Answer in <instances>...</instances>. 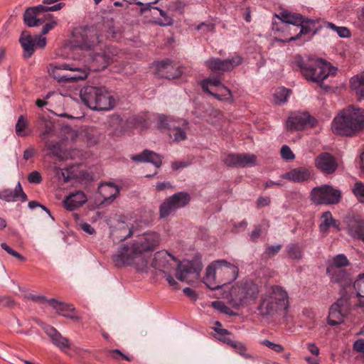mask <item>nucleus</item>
I'll list each match as a JSON object with an SVG mask.
<instances>
[{"mask_svg":"<svg viewBox=\"0 0 364 364\" xmlns=\"http://www.w3.org/2000/svg\"><path fill=\"white\" fill-rule=\"evenodd\" d=\"M331 129L338 135H356L364 129V109L354 105L346 107L335 117Z\"/></svg>","mask_w":364,"mask_h":364,"instance_id":"1","label":"nucleus"},{"mask_svg":"<svg viewBox=\"0 0 364 364\" xmlns=\"http://www.w3.org/2000/svg\"><path fill=\"white\" fill-rule=\"evenodd\" d=\"M238 274L237 266L225 259H218L206 268L203 280L208 288L214 290L232 283L237 278Z\"/></svg>","mask_w":364,"mask_h":364,"instance_id":"2","label":"nucleus"},{"mask_svg":"<svg viewBox=\"0 0 364 364\" xmlns=\"http://www.w3.org/2000/svg\"><path fill=\"white\" fill-rule=\"evenodd\" d=\"M116 267L131 266L137 271L144 272L148 269L149 257L141 254L134 240L123 244L112 256Z\"/></svg>","mask_w":364,"mask_h":364,"instance_id":"3","label":"nucleus"},{"mask_svg":"<svg viewBox=\"0 0 364 364\" xmlns=\"http://www.w3.org/2000/svg\"><path fill=\"white\" fill-rule=\"evenodd\" d=\"M289 307V296L280 286H272L262 295L257 310L261 316H273Z\"/></svg>","mask_w":364,"mask_h":364,"instance_id":"4","label":"nucleus"},{"mask_svg":"<svg viewBox=\"0 0 364 364\" xmlns=\"http://www.w3.org/2000/svg\"><path fill=\"white\" fill-rule=\"evenodd\" d=\"M80 97L82 102L93 110L107 111L115 105V100L105 87H84L80 92Z\"/></svg>","mask_w":364,"mask_h":364,"instance_id":"5","label":"nucleus"},{"mask_svg":"<svg viewBox=\"0 0 364 364\" xmlns=\"http://www.w3.org/2000/svg\"><path fill=\"white\" fill-rule=\"evenodd\" d=\"M259 293V287L254 282L242 281L232 287L229 301L232 307L239 309L255 302Z\"/></svg>","mask_w":364,"mask_h":364,"instance_id":"6","label":"nucleus"},{"mask_svg":"<svg viewBox=\"0 0 364 364\" xmlns=\"http://www.w3.org/2000/svg\"><path fill=\"white\" fill-rule=\"evenodd\" d=\"M302 75L308 80L314 82H321L326 79L331 74L333 75L330 64L318 59H309L305 62H299Z\"/></svg>","mask_w":364,"mask_h":364,"instance_id":"7","label":"nucleus"},{"mask_svg":"<svg viewBox=\"0 0 364 364\" xmlns=\"http://www.w3.org/2000/svg\"><path fill=\"white\" fill-rule=\"evenodd\" d=\"M74 46L82 50L94 49L102 42L101 36L95 27H80L73 33Z\"/></svg>","mask_w":364,"mask_h":364,"instance_id":"8","label":"nucleus"},{"mask_svg":"<svg viewBox=\"0 0 364 364\" xmlns=\"http://www.w3.org/2000/svg\"><path fill=\"white\" fill-rule=\"evenodd\" d=\"M158 127L166 129L171 132L169 136H173V139L176 142H180L187 138L186 130L188 129V122L186 119L176 120L169 117L160 115L158 118Z\"/></svg>","mask_w":364,"mask_h":364,"instance_id":"9","label":"nucleus"},{"mask_svg":"<svg viewBox=\"0 0 364 364\" xmlns=\"http://www.w3.org/2000/svg\"><path fill=\"white\" fill-rule=\"evenodd\" d=\"M57 25L56 21H52L43 26L41 35L31 36L24 35V58H30L35 52L36 49H43L47 43V38L43 36L48 33Z\"/></svg>","mask_w":364,"mask_h":364,"instance_id":"10","label":"nucleus"},{"mask_svg":"<svg viewBox=\"0 0 364 364\" xmlns=\"http://www.w3.org/2000/svg\"><path fill=\"white\" fill-rule=\"evenodd\" d=\"M311 200L316 204H336L341 198L339 190L329 185H322L315 187L311 192Z\"/></svg>","mask_w":364,"mask_h":364,"instance_id":"11","label":"nucleus"},{"mask_svg":"<svg viewBox=\"0 0 364 364\" xmlns=\"http://www.w3.org/2000/svg\"><path fill=\"white\" fill-rule=\"evenodd\" d=\"M176 277L181 282H191L199 277L203 264L200 261L194 259L181 262H177Z\"/></svg>","mask_w":364,"mask_h":364,"instance_id":"12","label":"nucleus"},{"mask_svg":"<svg viewBox=\"0 0 364 364\" xmlns=\"http://www.w3.org/2000/svg\"><path fill=\"white\" fill-rule=\"evenodd\" d=\"M191 200L190 196L185 192H178L166 198L160 205L161 218H166L176 210L186 205Z\"/></svg>","mask_w":364,"mask_h":364,"instance_id":"13","label":"nucleus"},{"mask_svg":"<svg viewBox=\"0 0 364 364\" xmlns=\"http://www.w3.org/2000/svg\"><path fill=\"white\" fill-rule=\"evenodd\" d=\"M191 200L190 196L185 192H178L166 198L160 205L161 218H166L176 210L186 205Z\"/></svg>","mask_w":364,"mask_h":364,"instance_id":"14","label":"nucleus"},{"mask_svg":"<svg viewBox=\"0 0 364 364\" xmlns=\"http://www.w3.org/2000/svg\"><path fill=\"white\" fill-rule=\"evenodd\" d=\"M203 90L208 95L213 96L215 99L220 101L229 102H233L232 92L225 86H222V90L225 94L215 93L213 87H220L223 84L218 77H210L205 79L200 82Z\"/></svg>","mask_w":364,"mask_h":364,"instance_id":"15","label":"nucleus"},{"mask_svg":"<svg viewBox=\"0 0 364 364\" xmlns=\"http://www.w3.org/2000/svg\"><path fill=\"white\" fill-rule=\"evenodd\" d=\"M242 58L239 55H235L231 58L222 60L218 58H211L205 62V66L210 70L230 71L234 68L240 65Z\"/></svg>","mask_w":364,"mask_h":364,"instance_id":"16","label":"nucleus"},{"mask_svg":"<svg viewBox=\"0 0 364 364\" xmlns=\"http://www.w3.org/2000/svg\"><path fill=\"white\" fill-rule=\"evenodd\" d=\"M136 245L139 247L141 254L150 258L147 253L153 252L160 244L161 238L155 232L144 233L136 239L134 240Z\"/></svg>","mask_w":364,"mask_h":364,"instance_id":"17","label":"nucleus"},{"mask_svg":"<svg viewBox=\"0 0 364 364\" xmlns=\"http://www.w3.org/2000/svg\"><path fill=\"white\" fill-rule=\"evenodd\" d=\"M38 323L55 346L63 351L70 348V341L63 336L55 328L43 322Z\"/></svg>","mask_w":364,"mask_h":364,"instance_id":"18","label":"nucleus"},{"mask_svg":"<svg viewBox=\"0 0 364 364\" xmlns=\"http://www.w3.org/2000/svg\"><path fill=\"white\" fill-rule=\"evenodd\" d=\"M178 259L167 251L161 250L154 255L152 267L164 274L170 273L174 268L173 262H177Z\"/></svg>","mask_w":364,"mask_h":364,"instance_id":"19","label":"nucleus"},{"mask_svg":"<svg viewBox=\"0 0 364 364\" xmlns=\"http://www.w3.org/2000/svg\"><path fill=\"white\" fill-rule=\"evenodd\" d=\"M315 167L324 174H332L338 168V162L331 154L323 152L314 159Z\"/></svg>","mask_w":364,"mask_h":364,"instance_id":"20","label":"nucleus"},{"mask_svg":"<svg viewBox=\"0 0 364 364\" xmlns=\"http://www.w3.org/2000/svg\"><path fill=\"white\" fill-rule=\"evenodd\" d=\"M348 307L344 299H339L333 304L329 310L328 323L336 326L343 323L344 317L348 314Z\"/></svg>","mask_w":364,"mask_h":364,"instance_id":"21","label":"nucleus"},{"mask_svg":"<svg viewBox=\"0 0 364 364\" xmlns=\"http://www.w3.org/2000/svg\"><path fill=\"white\" fill-rule=\"evenodd\" d=\"M47 302L59 315L76 322L81 321V316L75 311V308L72 304L60 302L54 299L47 300Z\"/></svg>","mask_w":364,"mask_h":364,"instance_id":"22","label":"nucleus"},{"mask_svg":"<svg viewBox=\"0 0 364 364\" xmlns=\"http://www.w3.org/2000/svg\"><path fill=\"white\" fill-rule=\"evenodd\" d=\"M182 73V68L170 60L161 61L156 65V74L161 78L176 79L180 77Z\"/></svg>","mask_w":364,"mask_h":364,"instance_id":"23","label":"nucleus"},{"mask_svg":"<svg viewBox=\"0 0 364 364\" xmlns=\"http://www.w3.org/2000/svg\"><path fill=\"white\" fill-rule=\"evenodd\" d=\"M277 18L282 21L284 30H290V25L301 26L302 23H312L311 20H306L302 15L297 13H291L287 11H282L279 14L275 15Z\"/></svg>","mask_w":364,"mask_h":364,"instance_id":"24","label":"nucleus"},{"mask_svg":"<svg viewBox=\"0 0 364 364\" xmlns=\"http://www.w3.org/2000/svg\"><path fill=\"white\" fill-rule=\"evenodd\" d=\"M348 234L364 242V220L359 216H349L346 219Z\"/></svg>","mask_w":364,"mask_h":364,"instance_id":"25","label":"nucleus"},{"mask_svg":"<svg viewBox=\"0 0 364 364\" xmlns=\"http://www.w3.org/2000/svg\"><path fill=\"white\" fill-rule=\"evenodd\" d=\"M310 119L308 113H294L287 119V128L291 131L302 129L310 123Z\"/></svg>","mask_w":364,"mask_h":364,"instance_id":"26","label":"nucleus"},{"mask_svg":"<svg viewBox=\"0 0 364 364\" xmlns=\"http://www.w3.org/2000/svg\"><path fill=\"white\" fill-rule=\"evenodd\" d=\"M326 274L333 283H337L343 287L350 284V274L345 269H334L327 267Z\"/></svg>","mask_w":364,"mask_h":364,"instance_id":"27","label":"nucleus"},{"mask_svg":"<svg viewBox=\"0 0 364 364\" xmlns=\"http://www.w3.org/2000/svg\"><path fill=\"white\" fill-rule=\"evenodd\" d=\"M131 159L134 161L151 163L156 168H159L162 164L161 156L148 149L143 151L139 154L132 156Z\"/></svg>","mask_w":364,"mask_h":364,"instance_id":"28","label":"nucleus"},{"mask_svg":"<svg viewBox=\"0 0 364 364\" xmlns=\"http://www.w3.org/2000/svg\"><path fill=\"white\" fill-rule=\"evenodd\" d=\"M282 177L284 179L299 183L309 180L311 178V171L306 168L299 167L283 174Z\"/></svg>","mask_w":364,"mask_h":364,"instance_id":"29","label":"nucleus"},{"mask_svg":"<svg viewBox=\"0 0 364 364\" xmlns=\"http://www.w3.org/2000/svg\"><path fill=\"white\" fill-rule=\"evenodd\" d=\"M112 52L110 49H105L102 53H97L92 58V68L95 71L105 69L112 62V57L109 53Z\"/></svg>","mask_w":364,"mask_h":364,"instance_id":"30","label":"nucleus"},{"mask_svg":"<svg viewBox=\"0 0 364 364\" xmlns=\"http://www.w3.org/2000/svg\"><path fill=\"white\" fill-rule=\"evenodd\" d=\"M87 201V197L82 191L72 193L64 200L66 209L73 210L83 205Z\"/></svg>","mask_w":364,"mask_h":364,"instance_id":"31","label":"nucleus"},{"mask_svg":"<svg viewBox=\"0 0 364 364\" xmlns=\"http://www.w3.org/2000/svg\"><path fill=\"white\" fill-rule=\"evenodd\" d=\"M98 192L104 201H112L119 194V190L117 186L107 183L101 184L98 188Z\"/></svg>","mask_w":364,"mask_h":364,"instance_id":"32","label":"nucleus"},{"mask_svg":"<svg viewBox=\"0 0 364 364\" xmlns=\"http://www.w3.org/2000/svg\"><path fill=\"white\" fill-rule=\"evenodd\" d=\"M62 68L65 70L75 71V73L63 76L60 79L61 81L76 82L78 80H85L88 75V71L86 69L73 68H71L68 64H63Z\"/></svg>","mask_w":364,"mask_h":364,"instance_id":"33","label":"nucleus"},{"mask_svg":"<svg viewBox=\"0 0 364 364\" xmlns=\"http://www.w3.org/2000/svg\"><path fill=\"white\" fill-rule=\"evenodd\" d=\"M23 189L20 182H18L14 189L6 188L0 191V199L7 202L15 201L23 196Z\"/></svg>","mask_w":364,"mask_h":364,"instance_id":"34","label":"nucleus"},{"mask_svg":"<svg viewBox=\"0 0 364 364\" xmlns=\"http://www.w3.org/2000/svg\"><path fill=\"white\" fill-rule=\"evenodd\" d=\"M350 88L359 97H364V72L350 79Z\"/></svg>","mask_w":364,"mask_h":364,"instance_id":"35","label":"nucleus"},{"mask_svg":"<svg viewBox=\"0 0 364 364\" xmlns=\"http://www.w3.org/2000/svg\"><path fill=\"white\" fill-rule=\"evenodd\" d=\"M331 226H334L337 230H339L336 221L333 219L331 213L329 211L323 213L321 215V223L319 225V230L322 232H327Z\"/></svg>","mask_w":364,"mask_h":364,"instance_id":"36","label":"nucleus"},{"mask_svg":"<svg viewBox=\"0 0 364 364\" xmlns=\"http://www.w3.org/2000/svg\"><path fill=\"white\" fill-rule=\"evenodd\" d=\"M41 12L36 7L28 8L24 13V22L28 26H36L42 23L40 19L36 18V16Z\"/></svg>","mask_w":364,"mask_h":364,"instance_id":"37","label":"nucleus"},{"mask_svg":"<svg viewBox=\"0 0 364 364\" xmlns=\"http://www.w3.org/2000/svg\"><path fill=\"white\" fill-rule=\"evenodd\" d=\"M350 264L349 260L343 254L336 255L332 262L327 267H333L334 269H344Z\"/></svg>","mask_w":364,"mask_h":364,"instance_id":"38","label":"nucleus"},{"mask_svg":"<svg viewBox=\"0 0 364 364\" xmlns=\"http://www.w3.org/2000/svg\"><path fill=\"white\" fill-rule=\"evenodd\" d=\"M287 256L291 259L299 260L303 257L301 247L296 244H291L287 247Z\"/></svg>","mask_w":364,"mask_h":364,"instance_id":"39","label":"nucleus"},{"mask_svg":"<svg viewBox=\"0 0 364 364\" xmlns=\"http://www.w3.org/2000/svg\"><path fill=\"white\" fill-rule=\"evenodd\" d=\"M257 163V156L250 154H240V166L247 167L255 166Z\"/></svg>","mask_w":364,"mask_h":364,"instance_id":"40","label":"nucleus"},{"mask_svg":"<svg viewBox=\"0 0 364 364\" xmlns=\"http://www.w3.org/2000/svg\"><path fill=\"white\" fill-rule=\"evenodd\" d=\"M290 93L291 90L289 89L284 87L278 89L274 95L275 102L278 104L285 102Z\"/></svg>","mask_w":364,"mask_h":364,"instance_id":"41","label":"nucleus"},{"mask_svg":"<svg viewBox=\"0 0 364 364\" xmlns=\"http://www.w3.org/2000/svg\"><path fill=\"white\" fill-rule=\"evenodd\" d=\"M353 287L357 296L364 298V273L358 275L357 279L353 283Z\"/></svg>","mask_w":364,"mask_h":364,"instance_id":"42","label":"nucleus"},{"mask_svg":"<svg viewBox=\"0 0 364 364\" xmlns=\"http://www.w3.org/2000/svg\"><path fill=\"white\" fill-rule=\"evenodd\" d=\"M353 193L360 203H364V183L356 182L353 188Z\"/></svg>","mask_w":364,"mask_h":364,"instance_id":"43","label":"nucleus"},{"mask_svg":"<svg viewBox=\"0 0 364 364\" xmlns=\"http://www.w3.org/2000/svg\"><path fill=\"white\" fill-rule=\"evenodd\" d=\"M211 306L217 309L218 311H220L221 313H223L227 315L232 316L235 314L233 311L228 307L223 301H215L212 302Z\"/></svg>","mask_w":364,"mask_h":364,"instance_id":"44","label":"nucleus"},{"mask_svg":"<svg viewBox=\"0 0 364 364\" xmlns=\"http://www.w3.org/2000/svg\"><path fill=\"white\" fill-rule=\"evenodd\" d=\"M224 163L230 167L240 166V154H228L223 159Z\"/></svg>","mask_w":364,"mask_h":364,"instance_id":"45","label":"nucleus"},{"mask_svg":"<svg viewBox=\"0 0 364 364\" xmlns=\"http://www.w3.org/2000/svg\"><path fill=\"white\" fill-rule=\"evenodd\" d=\"M232 348L235 349L236 352L245 359L252 360L255 358L252 355L247 353V348L242 343L237 342Z\"/></svg>","mask_w":364,"mask_h":364,"instance_id":"46","label":"nucleus"},{"mask_svg":"<svg viewBox=\"0 0 364 364\" xmlns=\"http://www.w3.org/2000/svg\"><path fill=\"white\" fill-rule=\"evenodd\" d=\"M129 4L135 3L137 5L141 6V12L144 13L147 10H149L151 8V4L156 3L159 0H154L152 1L149 0H143V1L139 0H125Z\"/></svg>","mask_w":364,"mask_h":364,"instance_id":"47","label":"nucleus"},{"mask_svg":"<svg viewBox=\"0 0 364 364\" xmlns=\"http://www.w3.org/2000/svg\"><path fill=\"white\" fill-rule=\"evenodd\" d=\"M108 355L116 360H120V358H123L127 361H131L132 359L127 355L124 354L122 351L118 349L109 350L108 352Z\"/></svg>","mask_w":364,"mask_h":364,"instance_id":"48","label":"nucleus"},{"mask_svg":"<svg viewBox=\"0 0 364 364\" xmlns=\"http://www.w3.org/2000/svg\"><path fill=\"white\" fill-rule=\"evenodd\" d=\"M261 344L267 346V348L278 353H282L284 350V348L282 345L279 343H274L269 340L262 341Z\"/></svg>","mask_w":364,"mask_h":364,"instance_id":"49","label":"nucleus"},{"mask_svg":"<svg viewBox=\"0 0 364 364\" xmlns=\"http://www.w3.org/2000/svg\"><path fill=\"white\" fill-rule=\"evenodd\" d=\"M296 26L299 28V32L294 36H290L285 41L290 42L297 40L302 34H307L311 31V29L307 26L304 25V23H302L301 26Z\"/></svg>","mask_w":364,"mask_h":364,"instance_id":"50","label":"nucleus"},{"mask_svg":"<svg viewBox=\"0 0 364 364\" xmlns=\"http://www.w3.org/2000/svg\"><path fill=\"white\" fill-rule=\"evenodd\" d=\"M328 27L336 30L340 37L347 38L350 36V31L346 27H337L332 23H328Z\"/></svg>","mask_w":364,"mask_h":364,"instance_id":"51","label":"nucleus"},{"mask_svg":"<svg viewBox=\"0 0 364 364\" xmlns=\"http://www.w3.org/2000/svg\"><path fill=\"white\" fill-rule=\"evenodd\" d=\"M281 155L282 157L285 160H293L295 158V156L291 151V149L287 145L282 146Z\"/></svg>","mask_w":364,"mask_h":364,"instance_id":"52","label":"nucleus"},{"mask_svg":"<svg viewBox=\"0 0 364 364\" xmlns=\"http://www.w3.org/2000/svg\"><path fill=\"white\" fill-rule=\"evenodd\" d=\"M64 6H65V4L58 3L52 6H38L36 7V9H38L41 12L55 11L60 10Z\"/></svg>","mask_w":364,"mask_h":364,"instance_id":"53","label":"nucleus"},{"mask_svg":"<svg viewBox=\"0 0 364 364\" xmlns=\"http://www.w3.org/2000/svg\"><path fill=\"white\" fill-rule=\"evenodd\" d=\"M1 247L8 254L11 255V256L15 257L19 259H23V256L20 253H18L16 251L11 249L6 243H5V242L1 243Z\"/></svg>","mask_w":364,"mask_h":364,"instance_id":"54","label":"nucleus"},{"mask_svg":"<svg viewBox=\"0 0 364 364\" xmlns=\"http://www.w3.org/2000/svg\"><path fill=\"white\" fill-rule=\"evenodd\" d=\"M16 302L9 296L0 297V305L4 307L12 308L15 306Z\"/></svg>","mask_w":364,"mask_h":364,"instance_id":"55","label":"nucleus"},{"mask_svg":"<svg viewBox=\"0 0 364 364\" xmlns=\"http://www.w3.org/2000/svg\"><path fill=\"white\" fill-rule=\"evenodd\" d=\"M48 149L50 151V152L55 155L60 156L61 154V147L60 144L59 143L55 144H47Z\"/></svg>","mask_w":364,"mask_h":364,"instance_id":"56","label":"nucleus"},{"mask_svg":"<svg viewBox=\"0 0 364 364\" xmlns=\"http://www.w3.org/2000/svg\"><path fill=\"white\" fill-rule=\"evenodd\" d=\"M281 248H282V245H280L269 246L266 248L264 253L267 256L272 257V256L277 255L280 251Z\"/></svg>","mask_w":364,"mask_h":364,"instance_id":"57","label":"nucleus"},{"mask_svg":"<svg viewBox=\"0 0 364 364\" xmlns=\"http://www.w3.org/2000/svg\"><path fill=\"white\" fill-rule=\"evenodd\" d=\"M28 181L31 183H39L41 181V176L39 172L33 171L28 176Z\"/></svg>","mask_w":364,"mask_h":364,"instance_id":"58","label":"nucleus"},{"mask_svg":"<svg viewBox=\"0 0 364 364\" xmlns=\"http://www.w3.org/2000/svg\"><path fill=\"white\" fill-rule=\"evenodd\" d=\"M24 299H26V300H30V301H34V302H41V301H46V299L44 296H36V295H33L32 294H27L24 295Z\"/></svg>","mask_w":364,"mask_h":364,"instance_id":"59","label":"nucleus"},{"mask_svg":"<svg viewBox=\"0 0 364 364\" xmlns=\"http://www.w3.org/2000/svg\"><path fill=\"white\" fill-rule=\"evenodd\" d=\"M16 132L18 136H23V115H20L16 125Z\"/></svg>","mask_w":364,"mask_h":364,"instance_id":"60","label":"nucleus"},{"mask_svg":"<svg viewBox=\"0 0 364 364\" xmlns=\"http://www.w3.org/2000/svg\"><path fill=\"white\" fill-rule=\"evenodd\" d=\"M214 28H215L214 25L212 23L207 24L205 23H202L197 26L196 29L197 30H203L204 31H207V32H208V31L212 32V31H213Z\"/></svg>","mask_w":364,"mask_h":364,"instance_id":"61","label":"nucleus"},{"mask_svg":"<svg viewBox=\"0 0 364 364\" xmlns=\"http://www.w3.org/2000/svg\"><path fill=\"white\" fill-rule=\"evenodd\" d=\"M166 275V281L168 282V284L174 289H179V286H178V284L175 281V279H173V277L169 274V273L168 274H165Z\"/></svg>","mask_w":364,"mask_h":364,"instance_id":"62","label":"nucleus"},{"mask_svg":"<svg viewBox=\"0 0 364 364\" xmlns=\"http://www.w3.org/2000/svg\"><path fill=\"white\" fill-rule=\"evenodd\" d=\"M81 229L89 235H92L95 232V229L88 223H82L80 225Z\"/></svg>","mask_w":364,"mask_h":364,"instance_id":"63","label":"nucleus"},{"mask_svg":"<svg viewBox=\"0 0 364 364\" xmlns=\"http://www.w3.org/2000/svg\"><path fill=\"white\" fill-rule=\"evenodd\" d=\"M307 348L314 355L318 356L319 355V348L314 343H308Z\"/></svg>","mask_w":364,"mask_h":364,"instance_id":"64","label":"nucleus"}]
</instances>
